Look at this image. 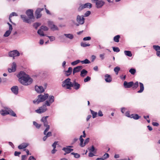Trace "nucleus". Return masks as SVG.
<instances>
[{
	"instance_id": "e433bc0d",
	"label": "nucleus",
	"mask_w": 160,
	"mask_h": 160,
	"mask_svg": "<svg viewBox=\"0 0 160 160\" xmlns=\"http://www.w3.org/2000/svg\"><path fill=\"white\" fill-rule=\"evenodd\" d=\"M81 62L82 64H89L90 62L87 59H85L84 60L81 61Z\"/></svg>"
},
{
	"instance_id": "f3484780",
	"label": "nucleus",
	"mask_w": 160,
	"mask_h": 160,
	"mask_svg": "<svg viewBox=\"0 0 160 160\" xmlns=\"http://www.w3.org/2000/svg\"><path fill=\"white\" fill-rule=\"evenodd\" d=\"M26 13L29 19H32L33 18V11L32 9H28L26 12Z\"/></svg>"
},
{
	"instance_id": "f03ea898",
	"label": "nucleus",
	"mask_w": 160,
	"mask_h": 160,
	"mask_svg": "<svg viewBox=\"0 0 160 160\" xmlns=\"http://www.w3.org/2000/svg\"><path fill=\"white\" fill-rule=\"evenodd\" d=\"M0 113L3 116L10 114L13 117H17L16 114L11 109L7 107H4V109L1 110Z\"/></svg>"
},
{
	"instance_id": "1a4fd4ad",
	"label": "nucleus",
	"mask_w": 160,
	"mask_h": 160,
	"mask_svg": "<svg viewBox=\"0 0 160 160\" xmlns=\"http://www.w3.org/2000/svg\"><path fill=\"white\" fill-rule=\"evenodd\" d=\"M83 17V16H80L78 15L77 16L76 20L78 23L76 24L77 26H78L79 24L82 25L84 23L85 19Z\"/></svg>"
},
{
	"instance_id": "6ab92c4d",
	"label": "nucleus",
	"mask_w": 160,
	"mask_h": 160,
	"mask_svg": "<svg viewBox=\"0 0 160 160\" xmlns=\"http://www.w3.org/2000/svg\"><path fill=\"white\" fill-rule=\"evenodd\" d=\"M11 89L12 92L15 94L17 95L18 92V88L17 86H14L12 87Z\"/></svg>"
},
{
	"instance_id": "423d86ee",
	"label": "nucleus",
	"mask_w": 160,
	"mask_h": 160,
	"mask_svg": "<svg viewBox=\"0 0 160 160\" xmlns=\"http://www.w3.org/2000/svg\"><path fill=\"white\" fill-rule=\"evenodd\" d=\"M47 99V100L45 102L44 104L47 106H50L54 102L55 97L52 95H48Z\"/></svg>"
},
{
	"instance_id": "412c9836",
	"label": "nucleus",
	"mask_w": 160,
	"mask_h": 160,
	"mask_svg": "<svg viewBox=\"0 0 160 160\" xmlns=\"http://www.w3.org/2000/svg\"><path fill=\"white\" fill-rule=\"evenodd\" d=\"M82 68V66H78L74 68L73 70V74L74 75L76 73L79 72Z\"/></svg>"
},
{
	"instance_id": "7ed1b4c3",
	"label": "nucleus",
	"mask_w": 160,
	"mask_h": 160,
	"mask_svg": "<svg viewBox=\"0 0 160 160\" xmlns=\"http://www.w3.org/2000/svg\"><path fill=\"white\" fill-rule=\"evenodd\" d=\"M48 97V93L44 94V95L40 94L38 97V99L35 100L33 101L34 103L38 104L40 102H42L47 99Z\"/></svg>"
},
{
	"instance_id": "69168bd1",
	"label": "nucleus",
	"mask_w": 160,
	"mask_h": 160,
	"mask_svg": "<svg viewBox=\"0 0 160 160\" xmlns=\"http://www.w3.org/2000/svg\"><path fill=\"white\" fill-rule=\"evenodd\" d=\"M89 138H87L84 141V143H85V146L86 144H87L89 142Z\"/></svg>"
},
{
	"instance_id": "dca6fc26",
	"label": "nucleus",
	"mask_w": 160,
	"mask_h": 160,
	"mask_svg": "<svg viewBox=\"0 0 160 160\" xmlns=\"http://www.w3.org/2000/svg\"><path fill=\"white\" fill-rule=\"evenodd\" d=\"M105 3L104 1L100 0L96 2V7L98 8H99L102 7Z\"/></svg>"
},
{
	"instance_id": "ea45409f",
	"label": "nucleus",
	"mask_w": 160,
	"mask_h": 160,
	"mask_svg": "<svg viewBox=\"0 0 160 160\" xmlns=\"http://www.w3.org/2000/svg\"><path fill=\"white\" fill-rule=\"evenodd\" d=\"M11 31H10L9 30L7 31L4 34V36L5 37H8L11 33Z\"/></svg>"
},
{
	"instance_id": "393cba45",
	"label": "nucleus",
	"mask_w": 160,
	"mask_h": 160,
	"mask_svg": "<svg viewBox=\"0 0 160 160\" xmlns=\"http://www.w3.org/2000/svg\"><path fill=\"white\" fill-rule=\"evenodd\" d=\"M28 144L27 143H22L18 146V148L20 149H24L27 147Z\"/></svg>"
},
{
	"instance_id": "58836bf2",
	"label": "nucleus",
	"mask_w": 160,
	"mask_h": 160,
	"mask_svg": "<svg viewBox=\"0 0 160 160\" xmlns=\"http://www.w3.org/2000/svg\"><path fill=\"white\" fill-rule=\"evenodd\" d=\"M129 72L132 75H134L136 72V70L133 68H132L129 70Z\"/></svg>"
},
{
	"instance_id": "6e6d98bb",
	"label": "nucleus",
	"mask_w": 160,
	"mask_h": 160,
	"mask_svg": "<svg viewBox=\"0 0 160 160\" xmlns=\"http://www.w3.org/2000/svg\"><path fill=\"white\" fill-rule=\"evenodd\" d=\"M105 55V53H103L102 54H101L99 55V57L102 60H103L104 59Z\"/></svg>"
},
{
	"instance_id": "680f3d73",
	"label": "nucleus",
	"mask_w": 160,
	"mask_h": 160,
	"mask_svg": "<svg viewBox=\"0 0 160 160\" xmlns=\"http://www.w3.org/2000/svg\"><path fill=\"white\" fill-rule=\"evenodd\" d=\"M58 142H55L54 143L52 144V146L53 147V148H56V145L58 144Z\"/></svg>"
},
{
	"instance_id": "37998d69",
	"label": "nucleus",
	"mask_w": 160,
	"mask_h": 160,
	"mask_svg": "<svg viewBox=\"0 0 160 160\" xmlns=\"http://www.w3.org/2000/svg\"><path fill=\"white\" fill-rule=\"evenodd\" d=\"M138 86V82L137 81L136 82L134 83H133V84L132 86V88L133 89H136Z\"/></svg>"
},
{
	"instance_id": "473e14b6",
	"label": "nucleus",
	"mask_w": 160,
	"mask_h": 160,
	"mask_svg": "<svg viewBox=\"0 0 160 160\" xmlns=\"http://www.w3.org/2000/svg\"><path fill=\"white\" fill-rule=\"evenodd\" d=\"M81 62V61L79 60H77L71 62V64L72 66H75Z\"/></svg>"
},
{
	"instance_id": "2eb2a0df",
	"label": "nucleus",
	"mask_w": 160,
	"mask_h": 160,
	"mask_svg": "<svg viewBox=\"0 0 160 160\" xmlns=\"http://www.w3.org/2000/svg\"><path fill=\"white\" fill-rule=\"evenodd\" d=\"M43 10V8H38L35 12V14L37 18H40L42 16L41 12Z\"/></svg>"
},
{
	"instance_id": "9b49d317",
	"label": "nucleus",
	"mask_w": 160,
	"mask_h": 160,
	"mask_svg": "<svg viewBox=\"0 0 160 160\" xmlns=\"http://www.w3.org/2000/svg\"><path fill=\"white\" fill-rule=\"evenodd\" d=\"M48 23L49 26L52 30L55 31L58 29V27L54 24L53 22L49 21Z\"/></svg>"
},
{
	"instance_id": "f8f14e48",
	"label": "nucleus",
	"mask_w": 160,
	"mask_h": 160,
	"mask_svg": "<svg viewBox=\"0 0 160 160\" xmlns=\"http://www.w3.org/2000/svg\"><path fill=\"white\" fill-rule=\"evenodd\" d=\"M80 85L76 82L75 80H74L72 82L71 88L73 87L75 90H77L80 88Z\"/></svg>"
},
{
	"instance_id": "8fccbe9b",
	"label": "nucleus",
	"mask_w": 160,
	"mask_h": 160,
	"mask_svg": "<svg viewBox=\"0 0 160 160\" xmlns=\"http://www.w3.org/2000/svg\"><path fill=\"white\" fill-rule=\"evenodd\" d=\"M91 13V12L90 11H87L85 13L84 16L85 17H88L90 14Z\"/></svg>"
},
{
	"instance_id": "c756f323",
	"label": "nucleus",
	"mask_w": 160,
	"mask_h": 160,
	"mask_svg": "<svg viewBox=\"0 0 160 160\" xmlns=\"http://www.w3.org/2000/svg\"><path fill=\"white\" fill-rule=\"evenodd\" d=\"M82 135H81L80 136L79 140L80 142V145L81 147H83L85 146V143H83V142L84 141V139L82 138Z\"/></svg>"
},
{
	"instance_id": "20e7f679",
	"label": "nucleus",
	"mask_w": 160,
	"mask_h": 160,
	"mask_svg": "<svg viewBox=\"0 0 160 160\" xmlns=\"http://www.w3.org/2000/svg\"><path fill=\"white\" fill-rule=\"evenodd\" d=\"M72 83L70 78H68L62 82V86L67 89H71Z\"/></svg>"
},
{
	"instance_id": "49530a36",
	"label": "nucleus",
	"mask_w": 160,
	"mask_h": 160,
	"mask_svg": "<svg viewBox=\"0 0 160 160\" xmlns=\"http://www.w3.org/2000/svg\"><path fill=\"white\" fill-rule=\"evenodd\" d=\"M40 24L39 22H36L33 24V27H34L36 29L40 26Z\"/></svg>"
},
{
	"instance_id": "0e129e2a",
	"label": "nucleus",
	"mask_w": 160,
	"mask_h": 160,
	"mask_svg": "<svg viewBox=\"0 0 160 160\" xmlns=\"http://www.w3.org/2000/svg\"><path fill=\"white\" fill-rule=\"evenodd\" d=\"M7 24H8V26H9V29L8 30H9L10 31H12V25L9 22H8Z\"/></svg>"
},
{
	"instance_id": "f257e3e1",
	"label": "nucleus",
	"mask_w": 160,
	"mask_h": 160,
	"mask_svg": "<svg viewBox=\"0 0 160 160\" xmlns=\"http://www.w3.org/2000/svg\"><path fill=\"white\" fill-rule=\"evenodd\" d=\"M19 81L22 84L28 86L31 84L32 79L29 76L23 72H20L18 76Z\"/></svg>"
},
{
	"instance_id": "cd10ccee",
	"label": "nucleus",
	"mask_w": 160,
	"mask_h": 160,
	"mask_svg": "<svg viewBox=\"0 0 160 160\" xmlns=\"http://www.w3.org/2000/svg\"><path fill=\"white\" fill-rule=\"evenodd\" d=\"M88 73V71L84 69H82L81 72L80 76L82 77H85Z\"/></svg>"
},
{
	"instance_id": "2f4dec72",
	"label": "nucleus",
	"mask_w": 160,
	"mask_h": 160,
	"mask_svg": "<svg viewBox=\"0 0 160 160\" xmlns=\"http://www.w3.org/2000/svg\"><path fill=\"white\" fill-rule=\"evenodd\" d=\"M124 53L125 55L129 57H131L132 56V54L131 52L129 51L125 50L124 51Z\"/></svg>"
},
{
	"instance_id": "5701e85b",
	"label": "nucleus",
	"mask_w": 160,
	"mask_h": 160,
	"mask_svg": "<svg viewBox=\"0 0 160 160\" xmlns=\"http://www.w3.org/2000/svg\"><path fill=\"white\" fill-rule=\"evenodd\" d=\"M16 65L15 62H13L12 63L11 68H9L8 71L9 72H14L16 69Z\"/></svg>"
},
{
	"instance_id": "79ce46f5",
	"label": "nucleus",
	"mask_w": 160,
	"mask_h": 160,
	"mask_svg": "<svg viewBox=\"0 0 160 160\" xmlns=\"http://www.w3.org/2000/svg\"><path fill=\"white\" fill-rule=\"evenodd\" d=\"M153 48L154 49L157 51V52L160 50V47L158 45H153Z\"/></svg>"
},
{
	"instance_id": "f704fd0d",
	"label": "nucleus",
	"mask_w": 160,
	"mask_h": 160,
	"mask_svg": "<svg viewBox=\"0 0 160 160\" xmlns=\"http://www.w3.org/2000/svg\"><path fill=\"white\" fill-rule=\"evenodd\" d=\"M90 111H91V114L92 115V118H96V116L97 114V112H95L94 111H93L91 109H90Z\"/></svg>"
},
{
	"instance_id": "c03bdc74",
	"label": "nucleus",
	"mask_w": 160,
	"mask_h": 160,
	"mask_svg": "<svg viewBox=\"0 0 160 160\" xmlns=\"http://www.w3.org/2000/svg\"><path fill=\"white\" fill-rule=\"evenodd\" d=\"M90 44L89 43H85L84 42H81V46L83 47H85L87 46H90Z\"/></svg>"
},
{
	"instance_id": "6e6552de",
	"label": "nucleus",
	"mask_w": 160,
	"mask_h": 160,
	"mask_svg": "<svg viewBox=\"0 0 160 160\" xmlns=\"http://www.w3.org/2000/svg\"><path fill=\"white\" fill-rule=\"evenodd\" d=\"M47 106L44 104L41 107H39L37 110H35V112L38 113H41L46 112L47 110Z\"/></svg>"
},
{
	"instance_id": "e2e57ef3",
	"label": "nucleus",
	"mask_w": 160,
	"mask_h": 160,
	"mask_svg": "<svg viewBox=\"0 0 160 160\" xmlns=\"http://www.w3.org/2000/svg\"><path fill=\"white\" fill-rule=\"evenodd\" d=\"M98 115L99 116L102 117L103 116V114L101 110H99L98 112Z\"/></svg>"
},
{
	"instance_id": "864d4df0",
	"label": "nucleus",
	"mask_w": 160,
	"mask_h": 160,
	"mask_svg": "<svg viewBox=\"0 0 160 160\" xmlns=\"http://www.w3.org/2000/svg\"><path fill=\"white\" fill-rule=\"evenodd\" d=\"M47 37H48L49 38V39H50V40L51 41H53L55 40V38L54 36H47Z\"/></svg>"
},
{
	"instance_id": "4c0bfd02",
	"label": "nucleus",
	"mask_w": 160,
	"mask_h": 160,
	"mask_svg": "<svg viewBox=\"0 0 160 160\" xmlns=\"http://www.w3.org/2000/svg\"><path fill=\"white\" fill-rule=\"evenodd\" d=\"M120 67H116L114 68V71L116 73V74L117 75H118V72L119 71H120Z\"/></svg>"
},
{
	"instance_id": "ddd939ff",
	"label": "nucleus",
	"mask_w": 160,
	"mask_h": 160,
	"mask_svg": "<svg viewBox=\"0 0 160 160\" xmlns=\"http://www.w3.org/2000/svg\"><path fill=\"white\" fill-rule=\"evenodd\" d=\"M72 146H68L66 147H64L62 149V150L65 151L66 153H64V155H66V153H69L73 151V149L70 148H72Z\"/></svg>"
},
{
	"instance_id": "9d476101",
	"label": "nucleus",
	"mask_w": 160,
	"mask_h": 160,
	"mask_svg": "<svg viewBox=\"0 0 160 160\" xmlns=\"http://www.w3.org/2000/svg\"><path fill=\"white\" fill-rule=\"evenodd\" d=\"M8 55L10 57H12L14 59L15 57L19 56L20 53L17 50H14L9 52Z\"/></svg>"
},
{
	"instance_id": "052dcab7",
	"label": "nucleus",
	"mask_w": 160,
	"mask_h": 160,
	"mask_svg": "<svg viewBox=\"0 0 160 160\" xmlns=\"http://www.w3.org/2000/svg\"><path fill=\"white\" fill-rule=\"evenodd\" d=\"M27 158V155H23L21 156V160H26Z\"/></svg>"
},
{
	"instance_id": "4be33fe9",
	"label": "nucleus",
	"mask_w": 160,
	"mask_h": 160,
	"mask_svg": "<svg viewBox=\"0 0 160 160\" xmlns=\"http://www.w3.org/2000/svg\"><path fill=\"white\" fill-rule=\"evenodd\" d=\"M21 17L23 20V22L28 23H31V20L28 18L25 15H21Z\"/></svg>"
},
{
	"instance_id": "a18cd8bd",
	"label": "nucleus",
	"mask_w": 160,
	"mask_h": 160,
	"mask_svg": "<svg viewBox=\"0 0 160 160\" xmlns=\"http://www.w3.org/2000/svg\"><path fill=\"white\" fill-rule=\"evenodd\" d=\"M88 150L90 152H94L95 150V148L93 146H92L91 148H88Z\"/></svg>"
},
{
	"instance_id": "09e8293b",
	"label": "nucleus",
	"mask_w": 160,
	"mask_h": 160,
	"mask_svg": "<svg viewBox=\"0 0 160 160\" xmlns=\"http://www.w3.org/2000/svg\"><path fill=\"white\" fill-rule=\"evenodd\" d=\"M40 29L45 31H47L48 30V28L47 27L43 26H42Z\"/></svg>"
},
{
	"instance_id": "a19ab883",
	"label": "nucleus",
	"mask_w": 160,
	"mask_h": 160,
	"mask_svg": "<svg viewBox=\"0 0 160 160\" xmlns=\"http://www.w3.org/2000/svg\"><path fill=\"white\" fill-rule=\"evenodd\" d=\"M33 124L37 128H39L41 126V125L35 121H33Z\"/></svg>"
},
{
	"instance_id": "603ef678",
	"label": "nucleus",
	"mask_w": 160,
	"mask_h": 160,
	"mask_svg": "<svg viewBox=\"0 0 160 160\" xmlns=\"http://www.w3.org/2000/svg\"><path fill=\"white\" fill-rule=\"evenodd\" d=\"M91 78L89 76H87L84 79V82H87L91 80Z\"/></svg>"
},
{
	"instance_id": "13d9d810",
	"label": "nucleus",
	"mask_w": 160,
	"mask_h": 160,
	"mask_svg": "<svg viewBox=\"0 0 160 160\" xmlns=\"http://www.w3.org/2000/svg\"><path fill=\"white\" fill-rule=\"evenodd\" d=\"M21 153V152H20L15 151L14 152V155L16 156H19V155Z\"/></svg>"
},
{
	"instance_id": "7c9ffc66",
	"label": "nucleus",
	"mask_w": 160,
	"mask_h": 160,
	"mask_svg": "<svg viewBox=\"0 0 160 160\" xmlns=\"http://www.w3.org/2000/svg\"><path fill=\"white\" fill-rule=\"evenodd\" d=\"M120 38V35H117L113 38V41L116 42H118L119 41V39Z\"/></svg>"
},
{
	"instance_id": "aec40b11",
	"label": "nucleus",
	"mask_w": 160,
	"mask_h": 160,
	"mask_svg": "<svg viewBox=\"0 0 160 160\" xmlns=\"http://www.w3.org/2000/svg\"><path fill=\"white\" fill-rule=\"evenodd\" d=\"M105 80L107 82H110L112 81V78L110 75L106 74L105 76Z\"/></svg>"
},
{
	"instance_id": "bb28decb",
	"label": "nucleus",
	"mask_w": 160,
	"mask_h": 160,
	"mask_svg": "<svg viewBox=\"0 0 160 160\" xmlns=\"http://www.w3.org/2000/svg\"><path fill=\"white\" fill-rule=\"evenodd\" d=\"M64 35L66 37V38L70 39V40H72L74 38V36L73 34H64Z\"/></svg>"
},
{
	"instance_id": "5fc2aeb1",
	"label": "nucleus",
	"mask_w": 160,
	"mask_h": 160,
	"mask_svg": "<svg viewBox=\"0 0 160 160\" xmlns=\"http://www.w3.org/2000/svg\"><path fill=\"white\" fill-rule=\"evenodd\" d=\"M45 135H46L47 137H48L52 136V132H49L47 133L46 132L45 134H44Z\"/></svg>"
},
{
	"instance_id": "72a5a7b5",
	"label": "nucleus",
	"mask_w": 160,
	"mask_h": 160,
	"mask_svg": "<svg viewBox=\"0 0 160 160\" xmlns=\"http://www.w3.org/2000/svg\"><path fill=\"white\" fill-rule=\"evenodd\" d=\"M39 34L40 36H43L45 35L44 34L42 30L41 29H39L37 32Z\"/></svg>"
},
{
	"instance_id": "3c124183",
	"label": "nucleus",
	"mask_w": 160,
	"mask_h": 160,
	"mask_svg": "<svg viewBox=\"0 0 160 160\" xmlns=\"http://www.w3.org/2000/svg\"><path fill=\"white\" fill-rule=\"evenodd\" d=\"M9 16H10V18H12L13 16H18V14L15 12H12V13H11L10 14Z\"/></svg>"
},
{
	"instance_id": "39448f33",
	"label": "nucleus",
	"mask_w": 160,
	"mask_h": 160,
	"mask_svg": "<svg viewBox=\"0 0 160 160\" xmlns=\"http://www.w3.org/2000/svg\"><path fill=\"white\" fill-rule=\"evenodd\" d=\"M48 116L43 117L41 119V121L43 123L44 126L46 127V128L44 131V134H45L46 132H47L50 129V126L48 125V122L47 120Z\"/></svg>"
},
{
	"instance_id": "b1692460",
	"label": "nucleus",
	"mask_w": 160,
	"mask_h": 160,
	"mask_svg": "<svg viewBox=\"0 0 160 160\" xmlns=\"http://www.w3.org/2000/svg\"><path fill=\"white\" fill-rule=\"evenodd\" d=\"M72 68L71 67H69L68 70L65 71V75L66 76H68L72 73Z\"/></svg>"
},
{
	"instance_id": "bf43d9fd",
	"label": "nucleus",
	"mask_w": 160,
	"mask_h": 160,
	"mask_svg": "<svg viewBox=\"0 0 160 160\" xmlns=\"http://www.w3.org/2000/svg\"><path fill=\"white\" fill-rule=\"evenodd\" d=\"M125 115L127 117L131 118V115H130V112L129 111L126 112L125 113Z\"/></svg>"
},
{
	"instance_id": "4468645a",
	"label": "nucleus",
	"mask_w": 160,
	"mask_h": 160,
	"mask_svg": "<svg viewBox=\"0 0 160 160\" xmlns=\"http://www.w3.org/2000/svg\"><path fill=\"white\" fill-rule=\"evenodd\" d=\"M133 84V82L132 81L129 82H127V81H124L123 83V86L125 88H129L132 87Z\"/></svg>"
},
{
	"instance_id": "de8ad7c7",
	"label": "nucleus",
	"mask_w": 160,
	"mask_h": 160,
	"mask_svg": "<svg viewBox=\"0 0 160 160\" xmlns=\"http://www.w3.org/2000/svg\"><path fill=\"white\" fill-rule=\"evenodd\" d=\"M112 48L113 51L115 52H118L120 51V49L118 47H113Z\"/></svg>"
},
{
	"instance_id": "a211bd4d",
	"label": "nucleus",
	"mask_w": 160,
	"mask_h": 160,
	"mask_svg": "<svg viewBox=\"0 0 160 160\" xmlns=\"http://www.w3.org/2000/svg\"><path fill=\"white\" fill-rule=\"evenodd\" d=\"M35 90L38 93H41L44 91V89L42 86H35Z\"/></svg>"
},
{
	"instance_id": "774afa93",
	"label": "nucleus",
	"mask_w": 160,
	"mask_h": 160,
	"mask_svg": "<svg viewBox=\"0 0 160 160\" xmlns=\"http://www.w3.org/2000/svg\"><path fill=\"white\" fill-rule=\"evenodd\" d=\"M28 160H36V159L33 156H31L29 158Z\"/></svg>"
},
{
	"instance_id": "0eeeda50",
	"label": "nucleus",
	"mask_w": 160,
	"mask_h": 160,
	"mask_svg": "<svg viewBox=\"0 0 160 160\" xmlns=\"http://www.w3.org/2000/svg\"><path fill=\"white\" fill-rule=\"evenodd\" d=\"M92 7V4L90 3H87L85 4H80L78 8L79 11H80L83 9L86 8H90Z\"/></svg>"
},
{
	"instance_id": "c85d7f7f",
	"label": "nucleus",
	"mask_w": 160,
	"mask_h": 160,
	"mask_svg": "<svg viewBox=\"0 0 160 160\" xmlns=\"http://www.w3.org/2000/svg\"><path fill=\"white\" fill-rule=\"evenodd\" d=\"M131 118H133L135 120H137L139 119L140 117L137 114H132L131 115Z\"/></svg>"
},
{
	"instance_id": "338daca9",
	"label": "nucleus",
	"mask_w": 160,
	"mask_h": 160,
	"mask_svg": "<svg viewBox=\"0 0 160 160\" xmlns=\"http://www.w3.org/2000/svg\"><path fill=\"white\" fill-rule=\"evenodd\" d=\"M109 157V154L108 153H106L103 156V158L105 159H106Z\"/></svg>"
},
{
	"instance_id": "4d7b16f0",
	"label": "nucleus",
	"mask_w": 160,
	"mask_h": 160,
	"mask_svg": "<svg viewBox=\"0 0 160 160\" xmlns=\"http://www.w3.org/2000/svg\"><path fill=\"white\" fill-rule=\"evenodd\" d=\"M91 39V38L90 37H84L83 38V40L84 41H87V40H90Z\"/></svg>"
},
{
	"instance_id": "a878e982",
	"label": "nucleus",
	"mask_w": 160,
	"mask_h": 160,
	"mask_svg": "<svg viewBox=\"0 0 160 160\" xmlns=\"http://www.w3.org/2000/svg\"><path fill=\"white\" fill-rule=\"evenodd\" d=\"M140 89L137 92L138 93H141L144 90V87L143 84L141 82H139Z\"/></svg>"
},
{
	"instance_id": "c9c22d12",
	"label": "nucleus",
	"mask_w": 160,
	"mask_h": 160,
	"mask_svg": "<svg viewBox=\"0 0 160 160\" xmlns=\"http://www.w3.org/2000/svg\"><path fill=\"white\" fill-rule=\"evenodd\" d=\"M71 154L74 155V157L76 158H78L80 157V155L78 153H75L74 152H72Z\"/></svg>"
}]
</instances>
